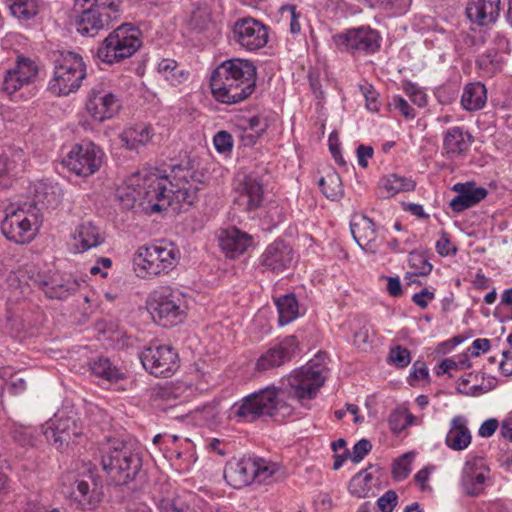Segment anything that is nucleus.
Wrapping results in <instances>:
<instances>
[{"label":"nucleus","instance_id":"nucleus-32","mask_svg":"<svg viewBox=\"0 0 512 512\" xmlns=\"http://www.w3.org/2000/svg\"><path fill=\"white\" fill-rule=\"evenodd\" d=\"M472 440L471 432L467 426V420L463 416H455L451 420L450 429L446 435V445L455 451L466 449Z\"/></svg>","mask_w":512,"mask_h":512},{"label":"nucleus","instance_id":"nucleus-22","mask_svg":"<svg viewBox=\"0 0 512 512\" xmlns=\"http://www.w3.org/2000/svg\"><path fill=\"white\" fill-rule=\"evenodd\" d=\"M489 469L482 457H472L464 463L461 473V487L469 496H478L484 490Z\"/></svg>","mask_w":512,"mask_h":512},{"label":"nucleus","instance_id":"nucleus-43","mask_svg":"<svg viewBox=\"0 0 512 512\" xmlns=\"http://www.w3.org/2000/svg\"><path fill=\"white\" fill-rule=\"evenodd\" d=\"M382 187L388 196H393L399 192L414 190L415 183L411 179L392 174L382 181Z\"/></svg>","mask_w":512,"mask_h":512},{"label":"nucleus","instance_id":"nucleus-10","mask_svg":"<svg viewBox=\"0 0 512 512\" xmlns=\"http://www.w3.org/2000/svg\"><path fill=\"white\" fill-rule=\"evenodd\" d=\"M323 365L317 360H310L305 366L295 370L288 378L290 389L288 394L296 398L302 405L305 400L313 399L319 388L324 384Z\"/></svg>","mask_w":512,"mask_h":512},{"label":"nucleus","instance_id":"nucleus-21","mask_svg":"<svg viewBox=\"0 0 512 512\" xmlns=\"http://www.w3.org/2000/svg\"><path fill=\"white\" fill-rule=\"evenodd\" d=\"M38 74V67L33 60L18 56L13 68L7 69L3 79V90L14 94L23 86L32 83Z\"/></svg>","mask_w":512,"mask_h":512},{"label":"nucleus","instance_id":"nucleus-52","mask_svg":"<svg viewBox=\"0 0 512 512\" xmlns=\"http://www.w3.org/2000/svg\"><path fill=\"white\" fill-rule=\"evenodd\" d=\"M215 149L219 153H226L230 152L233 147V139L231 134H229L227 131H219L216 133L213 139Z\"/></svg>","mask_w":512,"mask_h":512},{"label":"nucleus","instance_id":"nucleus-7","mask_svg":"<svg viewBox=\"0 0 512 512\" xmlns=\"http://www.w3.org/2000/svg\"><path fill=\"white\" fill-rule=\"evenodd\" d=\"M140 35V30L132 24H122L103 40L97 49V58L113 64L131 57L142 45Z\"/></svg>","mask_w":512,"mask_h":512},{"label":"nucleus","instance_id":"nucleus-58","mask_svg":"<svg viewBox=\"0 0 512 512\" xmlns=\"http://www.w3.org/2000/svg\"><path fill=\"white\" fill-rule=\"evenodd\" d=\"M434 299V293L429 291L427 288L422 289L420 292L415 293L412 297V301L415 305L421 309H425L428 303Z\"/></svg>","mask_w":512,"mask_h":512},{"label":"nucleus","instance_id":"nucleus-12","mask_svg":"<svg viewBox=\"0 0 512 512\" xmlns=\"http://www.w3.org/2000/svg\"><path fill=\"white\" fill-rule=\"evenodd\" d=\"M104 153L92 142L75 145L63 159V164L78 176L88 177L102 165Z\"/></svg>","mask_w":512,"mask_h":512},{"label":"nucleus","instance_id":"nucleus-15","mask_svg":"<svg viewBox=\"0 0 512 512\" xmlns=\"http://www.w3.org/2000/svg\"><path fill=\"white\" fill-rule=\"evenodd\" d=\"M43 433L47 441L57 449H62L79 437L82 429L74 414L60 411L46 422Z\"/></svg>","mask_w":512,"mask_h":512},{"label":"nucleus","instance_id":"nucleus-26","mask_svg":"<svg viewBox=\"0 0 512 512\" xmlns=\"http://www.w3.org/2000/svg\"><path fill=\"white\" fill-rule=\"evenodd\" d=\"M453 190L457 192L450 201V208L460 213L471 208L487 197V190L483 187H477L474 182L457 183L453 186Z\"/></svg>","mask_w":512,"mask_h":512},{"label":"nucleus","instance_id":"nucleus-20","mask_svg":"<svg viewBox=\"0 0 512 512\" xmlns=\"http://www.w3.org/2000/svg\"><path fill=\"white\" fill-rule=\"evenodd\" d=\"M233 34L236 42L250 51L264 47L268 41L266 27L252 18L238 20L234 25Z\"/></svg>","mask_w":512,"mask_h":512},{"label":"nucleus","instance_id":"nucleus-45","mask_svg":"<svg viewBox=\"0 0 512 512\" xmlns=\"http://www.w3.org/2000/svg\"><path fill=\"white\" fill-rule=\"evenodd\" d=\"M409 265L413 269L412 276H426L430 274L433 268L425 255L416 251L409 254Z\"/></svg>","mask_w":512,"mask_h":512},{"label":"nucleus","instance_id":"nucleus-6","mask_svg":"<svg viewBox=\"0 0 512 512\" xmlns=\"http://www.w3.org/2000/svg\"><path fill=\"white\" fill-rule=\"evenodd\" d=\"M178 258L179 251L172 243L158 242L141 246L134 258V269L141 278L168 274L176 267Z\"/></svg>","mask_w":512,"mask_h":512},{"label":"nucleus","instance_id":"nucleus-61","mask_svg":"<svg viewBox=\"0 0 512 512\" xmlns=\"http://www.w3.org/2000/svg\"><path fill=\"white\" fill-rule=\"evenodd\" d=\"M373 148L371 146L359 145L357 148L358 164L365 168L368 165V159L373 156Z\"/></svg>","mask_w":512,"mask_h":512},{"label":"nucleus","instance_id":"nucleus-48","mask_svg":"<svg viewBox=\"0 0 512 512\" xmlns=\"http://www.w3.org/2000/svg\"><path fill=\"white\" fill-rule=\"evenodd\" d=\"M410 454L402 455L393 463L392 474L395 480H404L410 473Z\"/></svg>","mask_w":512,"mask_h":512},{"label":"nucleus","instance_id":"nucleus-51","mask_svg":"<svg viewBox=\"0 0 512 512\" xmlns=\"http://www.w3.org/2000/svg\"><path fill=\"white\" fill-rule=\"evenodd\" d=\"M372 444L367 439H361L353 446V450L350 453V459L353 463L357 464L361 462L364 457L371 451Z\"/></svg>","mask_w":512,"mask_h":512},{"label":"nucleus","instance_id":"nucleus-14","mask_svg":"<svg viewBox=\"0 0 512 512\" xmlns=\"http://www.w3.org/2000/svg\"><path fill=\"white\" fill-rule=\"evenodd\" d=\"M30 273V285L42 290L50 299H65L75 293L80 286L79 281L71 275L33 270Z\"/></svg>","mask_w":512,"mask_h":512},{"label":"nucleus","instance_id":"nucleus-11","mask_svg":"<svg viewBox=\"0 0 512 512\" xmlns=\"http://www.w3.org/2000/svg\"><path fill=\"white\" fill-rule=\"evenodd\" d=\"M336 45L354 56H367L379 51L381 36L370 26L350 28L334 36Z\"/></svg>","mask_w":512,"mask_h":512},{"label":"nucleus","instance_id":"nucleus-3","mask_svg":"<svg viewBox=\"0 0 512 512\" xmlns=\"http://www.w3.org/2000/svg\"><path fill=\"white\" fill-rule=\"evenodd\" d=\"M283 394L279 388L267 386L234 403L230 416L238 422L247 423L262 417H289L293 413V407L284 401Z\"/></svg>","mask_w":512,"mask_h":512},{"label":"nucleus","instance_id":"nucleus-29","mask_svg":"<svg viewBox=\"0 0 512 512\" xmlns=\"http://www.w3.org/2000/svg\"><path fill=\"white\" fill-rule=\"evenodd\" d=\"M500 5L501 0H469L466 14L472 23L486 26L499 17Z\"/></svg>","mask_w":512,"mask_h":512},{"label":"nucleus","instance_id":"nucleus-2","mask_svg":"<svg viewBox=\"0 0 512 512\" xmlns=\"http://www.w3.org/2000/svg\"><path fill=\"white\" fill-rule=\"evenodd\" d=\"M256 67L248 60L233 58L223 61L213 71L210 79L214 98L223 104H237L255 91Z\"/></svg>","mask_w":512,"mask_h":512},{"label":"nucleus","instance_id":"nucleus-38","mask_svg":"<svg viewBox=\"0 0 512 512\" xmlns=\"http://www.w3.org/2000/svg\"><path fill=\"white\" fill-rule=\"evenodd\" d=\"M158 73L172 86L179 85L188 79L189 73L180 69L178 63L172 59H163L158 64Z\"/></svg>","mask_w":512,"mask_h":512},{"label":"nucleus","instance_id":"nucleus-19","mask_svg":"<svg viewBox=\"0 0 512 512\" xmlns=\"http://www.w3.org/2000/svg\"><path fill=\"white\" fill-rule=\"evenodd\" d=\"M299 351V342L294 335L285 337L269 348L257 360L255 369L258 372L279 367L292 360Z\"/></svg>","mask_w":512,"mask_h":512},{"label":"nucleus","instance_id":"nucleus-34","mask_svg":"<svg viewBox=\"0 0 512 512\" xmlns=\"http://www.w3.org/2000/svg\"><path fill=\"white\" fill-rule=\"evenodd\" d=\"M487 101V90L481 82L469 83L465 86L461 104L467 111H477L482 109Z\"/></svg>","mask_w":512,"mask_h":512},{"label":"nucleus","instance_id":"nucleus-60","mask_svg":"<svg viewBox=\"0 0 512 512\" xmlns=\"http://www.w3.org/2000/svg\"><path fill=\"white\" fill-rule=\"evenodd\" d=\"M393 104L395 108L398 109L406 118L415 117L414 109L408 104V102L404 98L395 97L393 99Z\"/></svg>","mask_w":512,"mask_h":512},{"label":"nucleus","instance_id":"nucleus-36","mask_svg":"<svg viewBox=\"0 0 512 512\" xmlns=\"http://www.w3.org/2000/svg\"><path fill=\"white\" fill-rule=\"evenodd\" d=\"M318 185L323 195L331 201L340 200L344 195L342 180L335 170H331L321 177Z\"/></svg>","mask_w":512,"mask_h":512},{"label":"nucleus","instance_id":"nucleus-1","mask_svg":"<svg viewBox=\"0 0 512 512\" xmlns=\"http://www.w3.org/2000/svg\"><path fill=\"white\" fill-rule=\"evenodd\" d=\"M205 178V173L193 165H173L165 175L152 172L132 175L117 195L126 209L139 206L148 213H159L174 202L192 205Z\"/></svg>","mask_w":512,"mask_h":512},{"label":"nucleus","instance_id":"nucleus-27","mask_svg":"<svg viewBox=\"0 0 512 512\" xmlns=\"http://www.w3.org/2000/svg\"><path fill=\"white\" fill-rule=\"evenodd\" d=\"M264 197L262 183L253 176H246L240 185L239 194L234 203L244 212H252L258 209Z\"/></svg>","mask_w":512,"mask_h":512},{"label":"nucleus","instance_id":"nucleus-55","mask_svg":"<svg viewBox=\"0 0 512 512\" xmlns=\"http://www.w3.org/2000/svg\"><path fill=\"white\" fill-rule=\"evenodd\" d=\"M158 509L160 512H187L189 507L175 499H162L158 503Z\"/></svg>","mask_w":512,"mask_h":512},{"label":"nucleus","instance_id":"nucleus-49","mask_svg":"<svg viewBox=\"0 0 512 512\" xmlns=\"http://www.w3.org/2000/svg\"><path fill=\"white\" fill-rule=\"evenodd\" d=\"M280 12L283 19L289 20L290 32L298 34L301 30V25L299 22L300 14L296 11V7L294 5H286L281 7Z\"/></svg>","mask_w":512,"mask_h":512},{"label":"nucleus","instance_id":"nucleus-40","mask_svg":"<svg viewBox=\"0 0 512 512\" xmlns=\"http://www.w3.org/2000/svg\"><path fill=\"white\" fill-rule=\"evenodd\" d=\"M280 325H286L298 316V302L293 294L284 295L276 300Z\"/></svg>","mask_w":512,"mask_h":512},{"label":"nucleus","instance_id":"nucleus-50","mask_svg":"<svg viewBox=\"0 0 512 512\" xmlns=\"http://www.w3.org/2000/svg\"><path fill=\"white\" fill-rule=\"evenodd\" d=\"M13 439L22 446L31 445L33 441V429L31 427L15 425L11 431Z\"/></svg>","mask_w":512,"mask_h":512},{"label":"nucleus","instance_id":"nucleus-5","mask_svg":"<svg viewBox=\"0 0 512 512\" xmlns=\"http://www.w3.org/2000/svg\"><path fill=\"white\" fill-rule=\"evenodd\" d=\"M41 222L42 215L38 207L27 202L21 205L12 204L6 208L1 231L9 241L25 244L34 239Z\"/></svg>","mask_w":512,"mask_h":512},{"label":"nucleus","instance_id":"nucleus-41","mask_svg":"<svg viewBox=\"0 0 512 512\" xmlns=\"http://www.w3.org/2000/svg\"><path fill=\"white\" fill-rule=\"evenodd\" d=\"M11 14L20 20H29L38 12L39 0H6Z\"/></svg>","mask_w":512,"mask_h":512},{"label":"nucleus","instance_id":"nucleus-53","mask_svg":"<svg viewBox=\"0 0 512 512\" xmlns=\"http://www.w3.org/2000/svg\"><path fill=\"white\" fill-rule=\"evenodd\" d=\"M361 91L366 100V107L371 112H378L380 109L379 94L371 85L361 86Z\"/></svg>","mask_w":512,"mask_h":512},{"label":"nucleus","instance_id":"nucleus-35","mask_svg":"<svg viewBox=\"0 0 512 512\" xmlns=\"http://www.w3.org/2000/svg\"><path fill=\"white\" fill-rule=\"evenodd\" d=\"M151 136V128L144 124H139L124 130L120 138L123 145L128 149L134 150L147 144Z\"/></svg>","mask_w":512,"mask_h":512},{"label":"nucleus","instance_id":"nucleus-42","mask_svg":"<svg viewBox=\"0 0 512 512\" xmlns=\"http://www.w3.org/2000/svg\"><path fill=\"white\" fill-rule=\"evenodd\" d=\"M476 63L482 74L487 77L494 76L502 68L500 56L495 49L487 50L477 59Z\"/></svg>","mask_w":512,"mask_h":512},{"label":"nucleus","instance_id":"nucleus-4","mask_svg":"<svg viewBox=\"0 0 512 512\" xmlns=\"http://www.w3.org/2000/svg\"><path fill=\"white\" fill-rule=\"evenodd\" d=\"M101 465L116 485L132 481L141 468V458L126 443L114 440L102 449Z\"/></svg>","mask_w":512,"mask_h":512},{"label":"nucleus","instance_id":"nucleus-33","mask_svg":"<svg viewBox=\"0 0 512 512\" xmlns=\"http://www.w3.org/2000/svg\"><path fill=\"white\" fill-rule=\"evenodd\" d=\"M75 240L78 252H85L93 247H97L104 242L100 229L91 221H83L76 229Z\"/></svg>","mask_w":512,"mask_h":512},{"label":"nucleus","instance_id":"nucleus-28","mask_svg":"<svg viewBox=\"0 0 512 512\" xmlns=\"http://www.w3.org/2000/svg\"><path fill=\"white\" fill-rule=\"evenodd\" d=\"M112 20V14L100 10V6L83 9L76 18L77 31L85 36H95Z\"/></svg>","mask_w":512,"mask_h":512},{"label":"nucleus","instance_id":"nucleus-8","mask_svg":"<svg viewBox=\"0 0 512 512\" xmlns=\"http://www.w3.org/2000/svg\"><path fill=\"white\" fill-rule=\"evenodd\" d=\"M85 77L82 57L74 52H62L55 60L54 77L49 89L56 95H69L80 88Z\"/></svg>","mask_w":512,"mask_h":512},{"label":"nucleus","instance_id":"nucleus-18","mask_svg":"<svg viewBox=\"0 0 512 512\" xmlns=\"http://www.w3.org/2000/svg\"><path fill=\"white\" fill-rule=\"evenodd\" d=\"M120 107L118 97L101 85L93 87L88 93L86 110L95 121L103 122L111 119L118 113Z\"/></svg>","mask_w":512,"mask_h":512},{"label":"nucleus","instance_id":"nucleus-59","mask_svg":"<svg viewBox=\"0 0 512 512\" xmlns=\"http://www.w3.org/2000/svg\"><path fill=\"white\" fill-rule=\"evenodd\" d=\"M429 376L427 366L424 362L416 361L413 364L412 371L410 373V380H422L427 379Z\"/></svg>","mask_w":512,"mask_h":512},{"label":"nucleus","instance_id":"nucleus-24","mask_svg":"<svg viewBox=\"0 0 512 512\" xmlns=\"http://www.w3.org/2000/svg\"><path fill=\"white\" fill-rule=\"evenodd\" d=\"M254 458L229 461L224 468V479L235 489L248 486L255 481Z\"/></svg>","mask_w":512,"mask_h":512},{"label":"nucleus","instance_id":"nucleus-13","mask_svg":"<svg viewBox=\"0 0 512 512\" xmlns=\"http://www.w3.org/2000/svg\"><path fill=\"white\" fill-rule=\"evenodd\" d=\"M140 360L150 374L156 377H169L179 368V356L169 345L146 347L140 354Z\"/></svg>","mask_w":512,"mask_h":512},{"label":"nucleus","instance_id":"nucleus-39","mask_svg":"<svg viewBox=\"0 0 512 512\" xmlns=\"http://www.w3.org/2000/svg\"><path fill=\"white\" fill-rule=\"evenodd\" d=\"M254 458V476L258 484L270 483L274 476L280 471L279 464L260 457Z\"/></svg>","mask_w":512,"mask_h":512},{"label":"nucleus","instance_id":"nucleus-63","mask_svg":"<svg viewBox=\"0 0 512 512\" xmlns=\"http://www.w3.org/2000/svg\"><path fill=\"white\" fill-rule=\"evenodd\" d=\"M406 90L409 93L410 99L414 104H416L419 107H423L426 105V102H427L426 94L422 90H420L414 86H411V87L407 88Z\"/></svg>","mask_w":512,"mask_h":512},{"label":"nucleus","instance_id":"nucleus-62","mask_svg":"<svg viewBox=\"0 0 512 512\" xmlns=\"http://www.w3.org/2000/svg\"><path fill=\"white\" fill-rule=\"evenodd\" d=\"M498 425L499 424L496 419H488L481 424L478 433L481 437H490L495 433V431L498 428Z\"/></svg>","mask_w":512,"mask_h":512},{"label":"nucleus","instance_id":"nucleus-46","mask_svg":"<svg viewBox=\"0 0 512 512\" xmlns=\"http://www.w3.org/2000/svg\"><path fill=\"white\" fill-rule=\"evenodd\" d=\"M191 25L196 30H204L211 22V11L210 7L203 3L199 5L191 14L190 19Z\"/></svg>","mask_w":512,"mask_h":512},{"label":"nucleus","instance_id":"nucleus-44","mask_svg":"<svg viewBox=\"0 0 512 512\" xmlns=\"http://www.w3.org/2000/svg\"><path fill=\"white\" fill-rule=\"evenodd\" d=\"M372 476L366 470H361L350 480L349 491L358 498H364L369 492V482Z\"/></svg>","mask_w":512,"mask_h":512},{"label":"nucleus","instance_id":"nucleus-56","mask_svg":"<svg viewBox=\"0 0 512 512\" xmlns=\"http://www.w3.org/2000/svg\"><path fill=\"white\" fill-rule=\"evenodd\" d=\"M398 496L395 491L388 490L377 501L378 507L382 512H392L397 505Z\"/></svg>","mask_w":512,"mask_h":512},{"label":"nucleus","instance_id":"nucleus-25","mask_svg":"<svg viewBox=\"0 0 512 512\" xmlns=\"http://www.w3.org/2000/svg\"><path fill=\"white\" fill-rule=\"evenodd\" d=\"M351 233L357 244L368 253H376L380 243L377 239L376 230L373 221L364 216L356 215L351 224Z\"/></svg>","mask_w":512,"mask_h":512},{"label":"nucleus","instance_id":"nucleus-23","mask_svg":"<svg viewBox=\"0 0 512 512\" xmlns=\"http://www.w3.org/2000/svg\"><path fill=\"white\" fill-rule=\"evenodd\" d=\"M473 137L462 128L454 126L443 133L442 154L449 160H458L466 156Z\"/></svg>","mask_w":512,"mask_h":512},{"label":"nucleus","instance_id":"nucleus-30","mask_svg":"<svg viewBox=\"0 0 512 512\" xmlns=\"http://www.w3.org/2000/svg\"><path fill=\"white\" fill-rule=\"evenodd\" d=\"M219 245L227 257L236 258L252 245V237L237 228H229L221 231Z\"/></svg>","mask_w":512,"mask_h":512},{"label":"nucleus","instance_id":"nucleus-54","mask_svg":"<svg viewBox=\"0 0 512 512\" xmlns=\"http://www.w3.org/2000/svg\"><path fill=\"white\" fill-rule=\"evenodd\" d=\"M436 251L441 256H448L449 254L456 253L457 249L452 245L447 232L441 231L440 238L436 242Z\"/></svg>","mask_w":512,"mask_h":512},{"label":"nucleus","instance_id":"nucleus-47","mask_svg":"<svg viewBox=\"0 0 512 512\" xmlns=\"http://www.w3.org/2000/svg\"><path fill=\"white\" fill-rule=\"evenodd\" d=\"M389 361L397 368H405L411 362L410 351L403 346H396L390 349Z\"/></svg>","mask_w":512,"mask_h":512},{"label":"nucleus","instance_id":"nucleus-57","mask_svg":"<svg viewBox=\"0 0 512 512\" xmlns=\"http://www.w3.org/2000/svg\"><path fill=\"white\" fill-rule=\"evenodd\" d=\"M459 42L468 50H476L483 44V39L470 32H463L460 34Z\"/></svg>","mask_w":512,"mask_h":512},{"label":"nucleus","instance_id":"nucleus-17","mask_svg":"<svg viewBox=\"0 0 512 512\" xmlns=\"http://www.w3.org/2000/svg\"><path fill=\"white\" fill-rule=\"evenodd\" d=\"M295 263L293 249L283 240L269 244L259 257L258 268L262 272L280 274L290 269Z\"/></svg>","mask_w":512,"mask_h":512},{"label":"nucleus","instance_id":"nucleus-64","mask_svg":"<svg viewBox=\"0 0 512 512\" xmlns=\"http://www.w3.org/2000/svg\"><path fill=\"white\" fill-rule=\"evenodd\" d=\"M502 356L499 368L504 375L510 376L512 375V352L503 351Z\"/></svg>","mask_w":512,"mask_h":512},{"label":"nucleus","instance_id":"nucleus-16","mask_svg":"<svg viewBox=\"0 0 512 512\" xmlns=\"http://www.w3.org/2000/svg\"><path fill=\"white\" fill-rule=\"evenodd\" d=\"M63 494L83 510L95 509L103 498L101 482L93 474L76 479L71 486L65 487Z\"/></svg>","mask_w":512,"mask_h":512},{"label":"nucleus","instance_id":"nucleus-37","mask_svg":"<svg viewBox=\"0 0 512 512\" xmlns=\"http://www.w3.org/2000/svg\"><path fill=\"white\" fill-rule=\"evenodd\" d=\"M91 372L106 381L113 382L122 379L123 373L110 359L98 357L90 363Z\"/></svg>","mask_w":512,"mask_h":512},{"label":"nucleus","instance_id":"nucleus-9","mask_svg":"<svg viewBox=\"0 0 512 512\" xmlns=\"http://www.w3.org/2000/svg\"><path fill=\"white\" fill-rule=\"evenodd\" d=\"M186 300L177 289L163 288L150 296L149 309L153 320L160 326L172 327L186 317Z\"/></svg>","mask_w":512,"mask_h":512},{"label":"nucleus","instance_id":"nucleus-31","mask_svg":"<svg viewBox=\"0 0 512 512\" xmlns=\"http://www.w3.org/2000/svg\"><path fill=\"white\" fill-rule=\"evenodd\" d=\"M63 192L58 183L39 182L34 188V198L32 202H27L40 209H55L62 202Z\"/></svg>","mask_w":512,"mask_h":512}]
</instances>
